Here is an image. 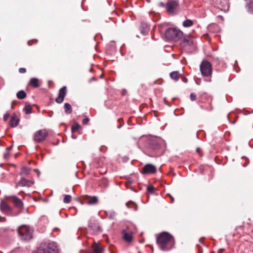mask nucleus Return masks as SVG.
<instances>
[{
	"instance_id": "ddd939ff",
	"label": "nucleus",
	"mask_w": 253,
	"mask_h": 253,
	"mask_svg": "<svg viewBox=\"0 0 253 253\" xmlns=\"http://www.w3.org/2000/svg\"><path fill=\"white\" fill-rule=\"evenodd\" d=\"M35 182L33 180H27L26 178L22 177L16 184V187L18 186H26L30 187L34 184Z\"/></svg>"
},
{
	"instance_id": "3c124183",
	"label": "nucleus",
	"mask_w": 253,
	"mask_h": 253,
	"mask_svg": "<svg viewBox=\"0 0 253 253\" xmlns=\"http://www.w3.org/2000/svg\"><path fill=\"white\" fill-rule=\"evenodd\" d=\"M202 240V239H200V240H199V241H200V242H201Z\"/></svg>"
},
{
	"instance_id": "2eb2a0df",
	"label": "nucleus",
	"mask_w": 253,
	"mask_h": 253,
	"mask_svg": "<svg viewBox=\"0 0 253 253\" xmlns=\"http://www.w3.org/2000/svg\"><path fill=\"white\" fill-rule=\"evenodd\" d=\"M89 227H90L94 232L98 233L102 231L101 228L99 225L97 221H91L89 223Z\"/></svg>"
},
{
	"instance_id": "f3484780",
	"label": "nucleus",
	"mask_w": 253,
	"mask_h": 253,
	"mask_svg": "<svg viewBox=\"0 0 253 253\" xmlns=\"http://www.w3.org/2000/svg\"><path fill=\"white\" fill-rule=\"evenodd\" d=\"M192 43V40L188 36H184L180 42L181 46L183 47L187 45H190Z\"/></svg>"
},
{
	"instance_id": "8fccbe9b",
	"label": "nucleus",
	"mask_w": 253,
	"mask_h": 253,
	"mask_svg": "<svg viewBox=\"0 0 253 253\" xmlns=\"http://www.w3.org/2000/svg\"><path fill=\"white\" fill-rule=\"evenodd\" d=\"M91 79H92V80H94V81H95V80H96V79H95V78H92Z\"/></svg>"
},
{
	"instance_id": "39448f33",
	"label": "nucleus",
	"mask_w": 253,
	"mask_h": 253,
	"mask_svg": "<svg viewBox=\"0 0 253 253\" xmlns=\"http://www.w3.org/2000/svg\"><path fill=\"white\" fill-rule=\"evenodd\" d=\"M34 253H58V249L54 243H50L47 245L41 246Z\"/></svg>"
},
{
	"instance_id": "a19ab883",
	"label": "nucleus",
	"mask_w": 253,
	"mask_h": 253,
	"mask_svg": "<svg viewBox=\"0 0 253 253\" xmlns=\"http://www.w3.org/2000/svg\"><path fill=\"white\" fill-rule=\"evenodd\" d=\"M126 186L127 187V188H129V186H130V182L128 181V182H126Z\"/></svg>"
},
{
	"instance_id": "b1692460",
	"label": "nucleus",
	"mask_w": 253,
	"mask_h": 253,
	"mask_svg": "<svg viewBox=\"0 0 253 253\" xmlns=\"http://www.w3.org/2000/svg\"><path fill=\"white\" fill-rule=\"evenodd\" d=\"M26 93L22 90L19 91L16 94L17 97L19 99H23L26 98Z\"/></svg>"
},
{
	"instance_id": "9b49d317",
	"label": "nucleus",
	"mask_w": 253,
	"mask_h": 253,
	"mask_svg": "<svg viewBox=\"0 0 253 253\" xmlns=\"http://www.w3.org/2000/svg\"><path fill=\"white\" fill-rule=\"evenodd\" d=\"M6 199L10 202H12L15 205V206L22 210L23 208V203L22 201L17 197L14 196H9L6 198Z\"/></svg>"
},
{
	"instance_id": "f257e3e1",
	"label": "nucleus",
	"mask_w": 253,
	"mask_h": 253,
	"mask_svg": "<svg viewBox=\"0 0 253 253\" xmlns=\"http://www.w3.org/2000/svg\"><path fill=\"white\" fill-rule=\"evenodd\" d=\"M159 247L163 251L171 250L174 245L173 237L169 233L164 232L159 234L156 240Z\"/></svg>"
},
{
	"instance_id": "09e8293b",
	"label": "nucleus",
	"mask_w": 253,
	"mask_h": 253,
	"mask_svg": "<svg viewBox=\"0 0 253 253\" xmlns=\"http://www.w3.org/2000/svg\"><path fill=\"white\" fill-rule=\"evenodd\" d=\"M243 226V225H241L240 226H237V227H236V228H239V227H242Z\"/></svg>"
},
{
	"instance_id": "1a4fd4ad",
	"label": "nucleus",
	"mask_w": 253,
	"mask_h": 253,
	"mask_svg": "<svg viewBox=\"0 0 253 253\" xmlns=\"http://www.w3.org/2000/svg\"><path fill=\"white\" fill-rule=\"evenodd\" d=\"M0 208L1 211L7 215L13 216L12 209L4 201H2L0 204Z\"/></svg>"
},
{
	"instance_id": "9d476101",
	"label": "nucleus",
	"mask_w": 253,
	"mask_h": 253,
	"mask_svg": "<svg viewBox=\"0 0 253 253\" xmlns=\"http://www.w3.org/2000/svg\"><path fill=\"white\" fill-rule=\"evenodd\" d=\"M157 171L156 167L152 164H146L143 168L141 173L142 174H151L155 173Z\"/></svg>"
},
{
	"instance_id": "cd10ccee",
	"label": "nucleus",
	"mask_w": 253,
	"mask_h": 253,
	"mask_svg": "<svg viewBox=\"0 0 253 253\" xmlns=\"http://www.w3.org/2000/svg\"><path fill=\"white\" fill-rule=\"evenodd\" d=\"M126 205L128 208H132L134 209L135 210H137V206L135 203L133 202L130 201L129 202H127L126 204Z\"/></svg>"
},
{
	"instance_id": "37998d69",
	"label": "nucleus",
	"mask_w": 253,
	"mask_h": 253,
	"mask_svg": "<svg viewBox=\"0 0 253 253\" xmlns=\"http://www.w3.org/2000/svg\"><path fill=\"white\" fill-rule=\"evenodd\" d=\"M224 250L223 249H219V250L218 251L217 253H222V252H223V251H224Z\"/></svg>"
},
{
	"instance_id": "20e7f679",
	"label": "nucleus",
	"mask_w": 253,
	"mask_h": 253,
	"mask_svg": "<svg viewBox=\"0 0 253 253\" xmlns=\"http://www.w3.org/2000/svg\"><path fill=\"white\" fill-rule=\"evenodd\" d=\"M20 238L24 241H28L32 238V232L31 229L25 225L21 226L18 230Z\"/></svg>"
},
{
	"instance_id": "473e14b6",
	"label": "nucleus",
	"mask_w": 253,
	"mask_h": 253,
	"mask_svg": "<svg viewBox=\"0 0 253 253\" xmlns=\"http://www.w3.org/2000/svg\"><path fill=\"white\" fill-rule=\"evenodd\" d=\"M118 121L120 123V125L118 126V128H120L124 125L123 119L119 118L118 119Z\"/></svg>"
},
{
	"instance_id": "0eeeda50",
	"label": "nucleus",
	"mask_w": 253,
	"mask_h": 253,
	"mask_svg": "<svg viewBox=\"0 0 253 253\" xmlns=\"http://www.w3.org/2000/svg\"><path fill=\"white\" fill-rule=\"evenodd\" d=\"M48 135V131L45 129L37 131L34 135V140L38 143L43 141Z\"/></svg>"
},
{
	"instance_id": "dca6fc26",
	"label": "nucleus",
	"mask_w": 253,
	"mask_h": 253,
	"mask_svg": "<svg viewBox=\"0 0 253 253\" xmlns=\"http://www.w3.org/2000/svg\"><path fill=\"white\" fill-rule=\"evenodd\" d=\"M123 239L127 242L130 243L132 241L133 236L132 232L127 231V230H124L123 231Z\"/></svg>"
},
{
	"instance_id": "4be33fe9",
	"label": "nucleus",
	"mask_w": 253,
	"mask_h": 253,
	"mask_svg": "<svg viewBox=\"0 0 253 253\" xmlns=\"http://www.w3.org/2000/svg\"><path fill=\"white\" fill-rule=\"evenodd\" d=\"M246 8L248 12L253 14V1L250 0L248 2Z\"/></svg>"
},
{
	"instance_id": "c9c22d12",
	"label": "nucleus",
	"mask_w": 253,
	"mask_h": 253,
	"mask_svg": "<svg viewBox=\"0 0 253 253\" xmlns=\"http://www.w3.org/2000/svg\"><path fill=\"white\" fill-rule=\"evenodd\" d=\"M19 72L23 74L26 72V69L24 68H20L19 69Z\"/></svg>"
},
{
	"instance_id": "c756f323",
	"label": "nucleus",
	"mask_w": 253,
	"mask_h": 253,
	"mask_svg": "<svg viewBox=\"0 0 253 253\" xmlns=\"http://www.w3.org/2000/svg\"><path fill=\"white\" fill-rule=\"evenodd\" d=\"M72 197L69 195H66L63 199V202L65 203L68 204L71 201Z\"/></svg>"
},
{
	"instance_id": "e433bc0d",
	"label": "nucleus",
	"mask_w": 253,
	"mask_h": 253,
	"mask_svg": "<svg viewBox=\"0 0 253 253\" xmlns=\"http://www.w3.org/2000/svg\"><path fill=\"white\" fill-rule=\"evenodd\" d=\"M9 117V115L8 114H5L3 116V120L4 121H6L8 120Z\"/></svg>"
},
{
	"instance_id": "49530a36",
	"label": "nucleus",
	"mask_w": 253,
	"mask_h": 253,
	"mask_svg": "<svg viewBox=\"0 0 253 253\" xmlns=\"http://www.w3.org/2000/svg\"><path fill=\"white\" fill-rule=\"evenodd\" d=\"M11 149V147H8L6 148V151H8L9 150Z\"/></svg>"
},
{
	"instance_id": "bb28decb",
	"label": "nucleus",
	"mask_w": 253,
	"mask_h": 253,
	"mask_svg": "<svg viewBox=\"0 0 253 253\" xmlns=\"http://www.w3.org/2000/svg\"><path fill=\"white\" fill-rule=\"evenodd\" d=\"M80 127V125L79 123L75 122L74 125H72L71 128V131L72 133L77 131Z\"/></svg>"
},
{
	"instance_id": "c85d7f7f",
	"label": "nucleus",
	"mask_w": 253,
	"mask_h": 253,
	"mask_svg": "<svg viewBox=\"0 0 253 253\" xmlns=\"http://www.w3.org/2000/svg\"><path fill=\"white\" fill-rule=\"evenodd\" d=\"M24 110L26 114H29L32 113V108L30 105H27L25 106Z\"/></svg>"
},
{
	"instance_id": "393cba45",
	"label": "nucleus",
	"mask_w": 253,
	"mask_h": 253,
	"mask_svg": "<svg viewBox=\"0 0 253 253\" xmlns=\"http://www.w3.org/2000/svg\"><path fill=\"white\" fill-rule=\"evenodd\" d=\"M170 77L173 80L177 81L179 79V74L177 71H173L170 74Z\"/></svg>"
},
{
	"instance_id": "5701e85b",
	"label": "nucleus",
	"mask_w": 253,
	"mask_h": 253,
	"mask_svg": "<svg viewBox=\"0 0 253 253\" xmlns=\"http://www.w3.org/2000/svg\"><path fill=\"white\" fill-rule=\"evenodd\" d=\"M65 112L67 114H70L72 112V109L71 105L68 103L64 104Z\"/></svg>"
},
{
	"instance_id": "f03ea898",
	"label": "nucleus",
	"mask_w": 253,
	"mask_h": 253,
	"mask_svg": "<svg viewBox=\"0 0 253 253\" xmlns=\"http://www.w3.org/2000/svg\"><path fill=\"white\" fill-rule=\"evenodd\" d=\"M162 141L156 137L151 138L149 140V148L155 153V157H158L163 154V148L162 146Z\"/></svg>"
},
{
	"instance_id": "ea45409f",
	"label": "nucleus",
	"mask_w": 253,
	"mask_h": 253,
	"mask_svg": "<svg viewBox=\"0 0 253 253\" xmlns=\"http://www.w3.org/2000/svg\"><path fill=\"white\" fill-rule=\"evenodd\" d=\"M8 156H9V153L8 151H6V152L4 154L3 157L4 158H7L8 157Z\"/></svg>"
},
{
	"instance_id": "4468645a",
	"label": "nucleus",
	"mask_w": 253,
	"mask_h": 253,
	"mask_svg": "<svg viewBox=\"0 0 253 253\" xmlns=\"http://www.w3.org/2000/svg\"><path fill=\"white\" fill-rule=\"evenodd\" d=\"M83 200L88 205H95L98 203V198L96 196H89L84 195L83 196Z\"/></svg>"
},
{
	"instance_id": "79ce46f5",
	"label": "nucleus",
	"mask_w": 253,
	"mask_h": 253,
	"mask_svg": "<svg viewBox=\"0 0 253 253\" xmlns=\"http://www.w3.org/2000/svg\"><path fill=\"white\" fill-rule=\"evenodd\" d=\"M34 170L35 171V172H37L38 173V176H39L40 174V172L38 170V169H34Z\"/></svg>"
},
{
	"instance_id": "7c9ffc66",
	"label": "nucleus",
	"mask_w": 253,
	"mask_h": 253,
	"mask_svg": "<svg viewBox=\"0 0 253 253\" xmlns=\"http://www.w3.org/2000/svg\"><path fill=\"white\" fill-rule=\"evenodd\" d=\"M155 189L156 188L153 186H149L147 187V191L149 193H153L155 191Z\"/></svg>"
},
{
	"instance_id": "6ab92c4d",
	"label": "nucleus",
	"mask_w": 253,
	"mask_h": 253,
	"mask_svg": "<svg viewBox=\"0 0 253 253\" xmlns=\"http://www.w3.org/2000/svg\"><path fill=\"white\" fill-rule=\"evenodd\" d=\"M29 85L34 88H38L40 86L39 80L36 78H31L29 83Z\"/></svg>"
},
{
	"instance_id": "2f4dec72",
	"label": "nucleus",
	"mask_w": 253,
	"mask_h": 253,
	"mask_svg": "<svg viewBox=\"0 0 253 253\" xmlns=\"http://www.w3.org/2000/svg\"><path fill=\"white\" fill-rule=\"evenodd\" d=\"M190 99L193 101H195L196 100L197 95L195 93H191L190 94Z\"/></svg>"
},
{
	"instance_id": "72a5a7b5",
	"label": "nucleus",
	"mask_w": 253,
	"mask_h": 253,
	"mask_svg": "<svg viewBox=\"0 0 253 253\" xmlns=\"http://www.w3.org/2000/svg\"><path fill=\"white\" fill-rule=\"evenodd\" d=\"M89 121V119L88 118H85L83 120L82 123L84 125H87Z\"/></svg>"
},
{
	"instance_id": "f8f14e48",
	"label": "nucleus",
	"mask_w": 253,
	"mask_h": 253,
	"mask_svg": "<svg viewBox=\"0 0 253 253\" xmlns=\"http://www.w3.org/2000/svg\"><path fill=\"white\" fill-rule=\"evenodd\" d=\"M66 94L67 87L66 86H64L60 89L58 96L56 98L55 101L59 104L62 103Z\"/></svg>"
},
{
	"instance_id": "58836bf2",
	"label": "nucleus",
	"mask_w": 253,
	"mask_h": 253,
	"mask_svg": "<svg viewBox=\"0 0 253 253\" xmlns=\"http://www.w3.org/2000/svg\"><path fill=\"white\" fill-rule=\"evenodd\" d=\"M158 5H159V6L161 7H166V5L162 2H159L158 3Z\"/></svg>"
},
{
	"instance_id": "f704fd0d",
	"label": "nucleus",
	"mask_w": 253,
	"mask_h": 253,
	"mask_svg": "<svg viewBox=\"0 0 253 253\" xmlns=\"http://www.w3.org/2000/svg\"><path fill=\"white\" fill-rule=\"evenodd\" d=\"M196 151V152L198 153L201 157L203 156V154L200 148L197 147Z\"/></svg>"
},
{
	"instance_id": "7ed1b4c3",
	"label": "nucleus",
	"mask_w": 253,
	"mask_h": 253,
	"mask_svg": "<svg viewBox=\"0 0 253 253\" xmlns=\"http://www.w3.org/2000/svg\"><path fill=\"white\" fill-rule=\"evenodd\" d=\"M183 35V32L174 28H169L165 32L166 38L168 40L177 41L179 40Z\"/></svg>"
},
{
	"instance_id": "a18cd8bd",
	"label": "nucleus",
	"mask_w": 253,
	"mask_h": 253,
	"mask_svg": "<svg viewBox=\"0 0 253 253\" xmlns=\"http://www.w3.org/2000/svg\"><path fill=\"white\" fill-rule=\"evenodd\" d=\"M28 45H31V44H32V43H31V41H28Z\"/></svg>"
},
{
	"instance_id": "6e6552de",
	"label": "nucleus",
	"mask_w": 253,
	"mask_h": 253,
	"mask_svg": "<svg viewBox=\"0 0 253 253\" xmlns=\"http://www.w3.org/2000/svg\"><path fill=\"white\" fill-rule=\"evenodd\" d=\"M178 6L179 3L178 1L172 0L167 3L166 8L169 13H173L174 11L178 8Z\"/></svg>"
},
{
	"instance_id": "a211bd4d",
	"label": "nucleus",
	"mask_w": 253,
	"mask_h": 253,
	"mask_svg": "<svg viewBox=\"0 0 253 253\" xmlns=\"http://www.w3.org/2000/svg\"><path fill=\"white\" fill-rule=\"evenodd\" d=\"M92 250L93 253H103L104 248L101 245L94 243L92 245Z\"/></svg>"
},
{
	"instance_id": "a878e982",
	"label": "nucleus",
	"mask_w": 253,
	"mask_h": 253,
	"mask_svg": "<svg viewBox=\"0 0 253 253\" xmlns=\"http://www.w3.org/2000/svg\"><path fill=\"white\" fill-rule=\"evenodd\" d=\"M193 22L192 20L190 19H186L184 21H183L182 25L184 27H189L192 26L193 25Z\"/></svg>"
},
{
	"instance_id": "412c9836",
	"label": "nucleus",
	"mask_w": 253,
	"mask_h": 253,
	"mask_svg": "<svg viewBox=\"0 0 253 253\" xmlns=\"http://www.w3.org/2000/svg\"><path fill=\"white\" fill-rule=\"evenodd\" d=\"M31 169L27 167H23L21 169V172L19 173L20 175H27L30 173Z\"/></svg>"
},
{
	"instance_id": "aec40b11",
	"label": "nucleus",
	"mask_w": 253,
	"mask_h": 253,
	"mask_svg": "<svg viewBox=\"0 0 253 253\" xmlns=\"http://www.w3.org/2000/svg\"><path fill=\"white\" fill-rule=\"evenodd\" d=\"M19 119L16 117L15 115H13L10 119L9 122V125L11 127H16L19 124Z\"/></svg>"
},
{
	"instance_id": "4c0bfd02",
	"label": "nucleus",
	"mask_w": 253,
	"mask_h": 253,
	"mask_svg": "<svg viewBox=\"0 0 253 253\" xmlns=\"http://www.w3.org/2000/svg\"><path fill=\"white\" fill-rule=\"evenodd\" d=\"M6 220V218L5 217L0 216V222H5Z\"/></svg>"
},
{
	"instance_id": "423d86ee",
	"label": "nucleus",
	"mask_w": 253,
	"mask_h": 253,
	"mask_svg": "<svg viewBox=\"0 0 253 253\" xmlns=\"http://www.w3.org/2000/svg\"><path fill=\"white\" fill-rule=\"evenodd\" d=\"M200 71L203 76L209 77L212 74V68L211 63L208 61L204 60L201 63Z\"/></svg>"
},
{
	"instance_id": "de8ad7c7",
	"label": "nucleus",
	"mask_w": 253,
	"mask_h": 253,
	"mask_svg": "<svg viewBox=\"0 0 253 253\" xmlns=\"http://www.w3.org/2000/svg\"><path fill=\"white\" fill-rule=\"evenodd\" d=\"M13 104H14V102H12V104H11V108H13Z\"/></svg>"
},
{
	"instance_id": "c03bdc74",
	"label": "nucleus",
	"mask_w": 253,
	"mask_h": 253,
	"mask_svg": "<svg viewBox=\"0 0 253 253\" xmlns=\"http://www.w3.org/2000/svg\"><path fill=\"white\" fill-rule=\"evenodd\" d=\"M168 195L169 196V197H170L171 198V203H173L174 202V198L173 197H172L169 194H168Z\"/></svg>"
}]
</instances>
